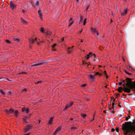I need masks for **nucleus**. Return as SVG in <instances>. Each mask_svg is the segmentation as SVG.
Wrapping results in <instances>:
<instances>
[{
	"mask_svg": "<svg viewBox=\"0 0 135 135\" xmlns=\"http://www.w3.org/2000/svg\"><path fill=\"white\" fill-rule=\"evenodd\" d=\"M9 6H10V8L12 9H13L15 8L16 6V5L12 3H11L10 4Z\"/></svg>",
	"mask_w": 135,
	"mask_h": 135,
	"instance_id": "nucleus-12",
	"label": "nucleus"
},
{
	"mask_svg": "<svg viewBox=\"0 0 135 135\" xmlns=\"http://www.w3.org/2000/svg\"><path fill=\"white\" fill-rule=\"evenodd\" d=\"M0 91L1 93H2L3 95H5V92H4L2 89L0 90Z\"/></svg>",
	"mask_w": 135,
	"mask_h": 135,
	"instance_id": "nucleus-32",
	"label": "nucleus"
},
{
	"mask_svg": "<svg viewBox=\"0 0 135 135\" xmlns=\"http://www.w3.org/2000/svg\"><path fill=\"white\" fill-rule=\"evenodd\" d=\"M28 117H24L23 118V120L24 122H26V123H27V122L26 121V119L28 118Z\"/></svg>",
	"mask_w": 135,
	"mask_h": 135,
	"instance_id": "nucleus-23",
	"label": "nucleus"
},
{
	"mask_svg": "<svg viewBox=\"0 0 135 135\" xmlns=\"http://www.w3.org/2000/svg\"><path fill=\"white\" fill-rule=\"evenodd\" d=\"M95 56V55L94 54H92L91 53H90L88 54L87 55L86 59H88L90 57L92 58H94Z\"/></svg>",
	"mask_w": 135,
	"mask_h": 135,
	"instance_id": "nucleus-7",
	"label": "nucleus"
},
{
	"mask_svg": "<svg viewBox=\"0 0 135 135\" xmlns=\"http://www.w3.org/2000/svg\"><path fill=\"white\" fill-rule=\"evenodd\" d=\"M21 21L22 23H23L25 24H27V22L25 21L24 20H23L22 18H21Z\"/></svg>",
	"mask_w": 135,
	"mask_h": 135,
	"instance_id": "nucleus-15",
	"label": "nucleus"
},
{
	"mask_svg": "<svg viewBox=\"0 0 135 135\" xmlns=\"http://www.w3.org/2000/svg\"><path fill=\"white\" fill-rule=\"evenodd\" d=\"M79 0H76L77 3H78L79 2Z\"/></svg>",
	"mask_w": 135,
	"mask_h": 135,
	"instance_id": "nucleus-59",
	"label": "nucleus"
},
{
	"mask_svg": "<svg viewBox=\"0 0 135 135\" xmlns=\"http://www.w3.org/2000/svg\"><path fill=\"white\" fill-rule=\"evenodd\" d=\"M123 61H125V59H124V58L123 57Z\"/></svg>",
	"mask_w": 135,
	"mask_h": 135,
	"instance_id": "nucleus-61",
	"label": "nucleus"
},
{
	"mask_svg": "<svg viewBox=\"0 0 135 135\" xmlns=\"http://www.w3.org/2000/svg\"><path fill=\"white\" fill-rule=\"evenodd\" d=\"M125 73L128 75H129L131 74L127 72H125Z\"/></svg>",
	"mask_w": 135,
	"mask_h": 135,
	"instance_id": "nucleus-49",
	"label": "nucleus"
},
{
	"mask_svg": "<svg viewBox=\"0 0 135 135\" xmlns=\"http://www.w3.org/2000/svg\"><path fill=\"white\" fill-rule=\"evenodd\" d=\"M126 85L127 86L131 89L135 88V81L132 82L131 79L129 78H126Z\"/></svg>",
	"mask_w": 135,
	"mask_h": 135,
	"instance_id": "nucleus-2",
	"label": "nucleus"
},
{
	"mask_svg": "<svg viewBox=\"0 0 135 135\" xmlns=\"http://www.w3.org/2000/svg\"><path fill=\"white\" fill-rule=\"evenodd\" d=\"M87 76L92 81H95V76L94 75H87Z\"/></svg>",
	"mask_w": 135,
	"mask_h": 135,
	"instance_id": "nucleus-5",
	"label": "nucleus"
},
{
	"mask_svg": "<svg viewBox=\"0 0 135 135\" xmlns=\"http://www.w3.org/2000/svg\"><path fill=\"white\" fill-rule=\"evenodd\" d=\"M72 20H73L72 18V17H70L69 20V22H70V21H72Z\"/></svg>",
	"mask_w": 135,
	"mask_h": 135,
	"instance_id": "nucleus-46",
	"label": "nucleus"
},
{
	"mask_svg": "<svg viewBox=\"0 0 135 135\" xmlns=\"http://www.w3.org/2000/svg\"><path fill=\"white\" fill-rule=\"evenodd\" d=\"M94 118L93 117V118L91 120V122H92L93 120H94Z\"/></svg>",
	"mask_w": 135,
	"mask_h": 135,
	"instance_id": "nucleus-55",
	"label": "nucleus"
},
{
	"mask_svg": "<svg viewBox=\"0 0 135 135\" xmlns=\"http://www.w3.org/2000/svg\"><path fill=\"white\" fill-rule=\"evenodd\" d=\"M128 117H129V118H128L127 117H126V120H128V119L130 118V116H129Z\"/></svg>",
	"mask_w": 135,
	"mask_h": 135,
	"instance_id": "nucleus-45",
	"label": "nucleus"
},
{
	"mask_svg": "<svg viewBox=\"0 0 135 135\" xmlns=\"http://www.w3.org/2000/svg\"><path fill=\"white\" fill-rule=\"evenodd\" d=\"M73 102H71L70 103H69V104H69V107H71V106H72L73 104Z\"/></svg>",
	"mask_w": 135,
	"mask_h": 135,
	"instance_id": "nucleus-33",
	"label": "nucleus"
},
{
	"mask_svg": "<svg viewBox=\"0 0 135 135\" xmlns=\"http://www.w3.org/2000/svg\"><path fill=\"white\" fill-rule=\"evenodd\" d=\"M114 129L113 128H112L111 129V131L112 132H114Z\"/></svg>",
	"mask_w": 135,
	"mask_h": 135,
	"instance_id": "nucleus-48",
	"label": "nucleus"
},
{
	"mask_svg": "<svg viewBox=\"0 0 135 135\" xmlns=\"http://www.w3.org/2000/svg\"><path fill=\"white\" fill-rule=\"evenodd\" d=\"M123 90L125 92L129 93L131 91L130 89L127 87H124L123 88Z\"/></svg>",
	"mask_w": 135,
	"mask_h": 135,
	"instance_id": "nucleus-9",
	"label": "nucleus"
},
{
	"mask_svg": "<svg viewBox=\"0 0 135 135\" xmlns=\"http://www.w3.org/2000/svg\"><path fill=\"white\" fill-rule=\"evenodd\" d=\"M29 41L31 43H33L34 41V40L33 39L31 38L29 39Z\"/></svg>",
	"mask_w": 135,
	"mask_h": 135,
	"instance_id": "nucleus-26",
	"label": "nucleus"
},
{
	"mask_svg": "<svg viewBox=\"0 0 135 135\" xmlns=\"http://www.w3.org/2000/svg\"><path fill=\"white\" fill-rule=\"evenodd\" d=\"M25 110V107L22 108V112H24Z\"/></svg>",
	"mask_w": 135,
	"mask_h": 135,
	"instance_id": "nucleus-37",
	"label": "nucleus"
},
{
	"mask_svg": "<svg viewBox=\"0 0 135 135\" xmlns=\"http://www.w3.org/2000/svg\"><path fill=\"white\" fill-rule=\"evenodd\" d=\"M91 33L93 34H94L95 33H96V32H97V31L96 30V29L93 28H91Z\"/></svg>",
	"mask_w": 135,
	"mask_h": 135,
	"instance_id": "nucleus-13",
	"label": "nucleus"
},
{
	"mask_svg": "<svg viewBox=\"0 0 135 135\" xmlns=\"http://www.w3.org/2000/svg\"><path fill=\"white\" fill-rule=\"evenodd\" d=\"M73 119L72 118H70V120H72Z\"/></svg>",
	"mask_w": 135,
	"mask_h": 135,
	"instance_id": "nucleus-52",
	"label": "nucleus"
},
{
	"mask_svg": "<svg viewBox=\"0 0 135 135\" xmlns=\"http://www.w3.org/2000/svg\"><path fill=\"white\" fill-rule=\"evenodd\" d=\"M30 134V133H28L24 134V135H29Z\"/></svg>",
	"mask_w": 135,
	"mask_h": 135,
	"instance_id": "nucleus-56",
	"label": "nucleus"
},
{
	"mask_svg": "<svg viewBox=\"0 0 135 135\" xmlns=\"http://www.w3.org/2000/svg\"><path fill=\"white\" fill-rule=\"evenodd\" d=\"M18 113V112L17 110H15L14 112V114L16 116H17Z\"/></svg>",
	"mask_w": 135,
	"mask_h": 135,
	"instance_id": "nucleus-27",
	"label": "nucleus"
},
{
	"mask_svg": "<svg viewBox=\"0 0 135 135\" xmlns=\"http://www.w3.org/2000/svg\"><path fill=\"white\" fill-rule=\"evenodd\" d=\"M38 1H37L36 2V3L37 4H38Z\"/></svg>",
	"mask_w": 135,
	"mask_h": 135,
	"instance_id": "nucleus-63",
	"label": "nucleus"
},
{
	"mask_svg": "<svg viewBox=\"0 0 135 135\" xmlns=\"http://www.w3.org/2000/svg\"><path fill=\"white\" fill-rule=\"evenodd\" d=\"M6 42L7 43H10V41H9V40H6Z\"/></svg>",
	"mask_w": 135,
	"mask_h": 135,
	"instance_id": "nucleus-43",
	"label": "nucleus"
},
{
	"mask_svg": "<svg viewBox=\"0 0 135 135\" xmlns=\"http://www.w3.org/2000/svg\"><path fill=\"white\" fill-rule=\"evenodd\" d=\"M22 12L23 13H25V11L24 10H22Z\"/></svg>",
	"mask_w": 135,
	"mask_h": 135,
	"instance_id": "nucleus-50",
	"label": "nucleus"
},
{
	"mask_svg": "<svg viewBox=\"0 0 135 135\" xmlns=\"http://www.w3.org/2000/svg\"><path fill=\"white\" fill-rule=\"evenodd\" d=\"M124 82V80H122L121 81V82H122V83H123V82Z\"/></svg>",
	"mask_w": 135,
	"mask_h": 135,
	"instance_id": "nucleus-57",
	"label": "nucleus"
},
{
	"mask_svg": "<svg viewBox=\"0 0 135 135\" xmlns=\"http://www.w3.org/2000/svg\"><path fill=\"white\" fill-rule=\"evenodd\" d=\"M40 31H41L43 33V32H44V28L43 27H42L41 28V29H40Z\"/></svg>",
	"mask_w": 135,
	"mask_h": 135,
	"instance_id": "nucleus-30",
	"label": "nucleus"
},
{
	"mask_svg": "<svg viewBox=\"0 0 135 135\" xmlns=\"http://www.w3.org/2000/svg\"><path fill=\"white\" fill-rule=\"evenodd\" d=\"M85 99L87 101H89L90 100V99L87 97H86L85 98Z\"/></svg>",
	"mask_w": 135,
	"mask_h": 135,
	"instance_id": "nucleus-36",
	"label": "nucleus"
},
{
	"mask_svg": "<svg viewBox=\"0 0 135 135\" xmlns=\"http://www.w3.org/2000/svg\"><path fill=\"white\" fill-rule=\"evenodd\" d=\"M115 104L114 102L112 104V108L114 109L115 108H116V107L115 106Z\"/></svg>",
	"mask_w": 135,
	"mask_h": 135,
	"instance_id": "nucleus-25",
	"label": "nucleus"
},
{
	"mask_svg": "<svg viewBox=\"0 0 135 135\" xmlns=\"http://www.w3.org/2000/svg\"><path fill=\"white\" fill-rule=\"evenodd\" d=\"M40 122V120H38V124H39Z\"/></svg>",
	"mask_w": 135,
	"mask_h": 135,
	"instance_id": "nucleus-62",
	"label": "nucleus"
},
{
	"mask_svg": "<svg viewBox=\"0 0 135 135\" xmlns=\"http://www.w3.org/2000/svg\"><path fill=\"white\" fill-rule=\"evenodd\" d=\"M31 126L30 125H28L27 126L24 130L25 132H26L31 128Z\"/></svg>",
	"mask_w": 135,
	"mask_h": 135,
	"instance_id": "nucleus-11",
	"label": "nucleus"
},
{
	"mask_svg": "<svg viewBox=\"0 0 135 135\" xmlns=\"http://www.w3.org/2000/svg\"><path fill=\"white\" fill-rule=\"evenodd\" d=\"M95 56V55L94 54H92L91 53H90L88 54L87 55L86 59H88L90 57L92 58H94Z\"/></svg>",
	"mask_w": 135,
	"mask_h": 135,
	"instance_id": "nucleus-6",
	"label": "nucleus"
},
{
	"mask_svg": "<svg viewBox=\"0 0 135 135\" xmlns=\"http://www.w3.org/2000/svg\"><path fill=\"white\" fill-rule=\"evenodd\" d=\"M128 11V10L127 8L125 9L124 11L121 12V15L123 16L125 15Z\"/></svg>",
	"mask_w": 135,
	"mask_h": 135,
	"instance_id": "nucleus-8",
	"label": "nucleus"
},
{
	"mask_svg": "<svg viewBox=\"0 0 135 135\" xmlns=\"http://www.w3.org/2000/svg\"><path fill=\"white\" fill-rule=\"evenodd\" d=\"M83 17L82 16H80V21H82L83 20Z\"/></svg>",
	"mask_w": 135,
	"mask_h": 135,
	"instance_id": "nucleus-39",
	"label": "nucleus"
},
{
	"mask_svg": "<svg viewBox=\"0 0 135 135\" xmlns=\"http://www.w3.org/2000/svg\"><path fill=\"white\" fill-rule=\"evenodd\" d=\"M67 50L69 52H71L72 51V48L71 47H68Z\"/></svg>",
	"mask_w": 135,
	"mask_h": 135,
	"instance_id": "nucleus-18",
	"label": "nucleus"
},
{
	"mask_svg": "<svg viewBox=\"0 0 135 135\" xmlns=\"http://www.w3.org/2000/svg\"><path fill=\"white\" fill-rule=\"evenodd\" d=\"M131 122H125V124L122 125V129L126 133L134 131L135 132V125H131Z\"/></svg>",
	"mask_w": 135,
	"mask_h": 135,
	"instance_id": "nucleus-1",
	"label": "nucleus"
},
{
	"mask_svg": "<svg viewBox=\"0 0 135 135\" xmlns=\"http://www.w3.org/2000/svg\"><path fill=\"white\" fill-rule=\"evenodd\" d=\"M8 93L9 94H11L12 93V92L11 91H9L8 92Z\"/></svg>",
	"mask_w": 135,
	"mask_h": 135,
	"instance_id": "nucleus-51",
	"label": "nucleus"
},
{
	"mask_svg": "<svg viewBox=\"0 0 135 135\" xmlns=\"http://www.w3.org/2000/svg\"><path fill=\"white\" fill-rule=\"evenodd\" d=\"M46 33L47 35H50L51 33V32L49 30H46Z\"/></svg>",
	"mask_w": 135,
	"mask_h": 135,
	"instance_id": "nucleus-24",
	"label": "nucleus"
},
{
	"mask_svg": "<svg viewBox=\"0 0 135 135\" xmlns=\"http://www.w3.org/2000/svg\"><path fill=\"white\" fill-rule=\"evenodd\" d=\"M103 74H104V75L106 77V78H107V74H106V71H104V73H103Z\"/></svg>",
	"mask_w": 135,
	"mask_h": 135,
	"instance_id": "nucleus-31",
	"label": "nucleus"
},
{
	"mask_svg": "<svg viewBox=\"0 0 135 135\" xmlns=\"http://www.w3.org/2000/svg\"><path fill=\"white\" fill-rule=\"evenodd\" d=\"M123 89V88L121 87H120L119 88V89H118V91L119 92H121L122 91V89Z\"/></svg>",
	"mask_w": 135,
	"mask_h": 135,
	"instance_id": "nucleus-20",
	"label": "nucleus"
},
{
	"mask_svg": "<svg viewBox=\"0 0 135 135\" xmlns=\"http://www.w3.org/2000/svg\"><path fill=\"white\" fill-rule=\"evenodd\" d=\"M66 1L64 2L66 3L67 2V0H65Z\"/></svg>",
	"mask_w": 135,
	"mask_h": 135,
	"instance_id": "nucleus-64",
	"label": "nucleus"
},
{
	"mask_svg": "<svg viewBox=\"0 0 135 135\" xmlns=\"http://www.w3.org/2000/svg\"><path fill=\"white\" fill-rule=\"evenodd\" d=\"M77 128L75 127H72L71 128V130H75Z\"/></svg>",
	"mask_w": 135,
	"mask_h": 135,
	"instance_id": "nucleus-28",
	"label": "nucleus"
},
{
	"mask_svg": "<svg viewBox=\"0 0 135 135\" xmlns=\"http://www.w3.org/2000/svg\"><path fill=\"white\" fill-rule=\"evenodd\" d=\"M41 82V81H37L36 83V84H38L39 83Z\"/></svg>",
	"mask_w": 135,
	"mask_h": 135,
	"instance_id": "nucleus-42",
	"label": "nucleus"
},
{
	"mask_svg": "<svg viewBox=\"0 0 135 135\" xmlns=\"http://www.w3.org/2000/svg\"><path fill=\"white\" fill-rule=\"evenodd\" d=\"M81 116L83 118H84L86 116V114H81Z\"/></svg>",
	"mask_w": 135,
	"mask_h": 135,
	"instance_id": "nucleus-21",
	"label": "nucleus"
},
{
	"mask_svg": "<svg viewBox=\"0 0 135 135\" xmlns=\"http://www.w3.org/2000/svg\"><path fill=\"white\" fill-rule=\"evenodd\" d=\"M38 13L39 15V17L40 18V19L41 20H43V15L42 13L41 12V11L40 10H38Z\"/></svg>",
	"mask_w": 135,
	"mask_h": 135,
	"instance_id": "nucleus-10",
	"label": "nucleus"
},
{
	"mask_svg": "<svg viewBox=\"0 0 135 135\" xmlns=\"http://www.w3.org/2000/svg\"><path fill=\"white\" fill-rule=\"evenodd\" d=\"M86 85V84H83L81 85V86L82 87H84Z\"/></svg>",
	"mask_w": 135,
	"mask_h": 135,
	"instance_id": "nucleus-41",
	"label": "nucleus"
},
{
	"mask_svg": "<svg viewBox=\"0 0 135 135\" xmlns=\"http://www.w3.org/2000/svg\"><path fill=\"white\" fill-rule=\"evenodd\" d=\"M61 127H58L56 130L55 131L57 132L61 129Z\"/></svg>",
	"mask_w": 135,
	"mask_h": 135,
	"instance_id": "nucleus-22",
	"label": "nucleus"
},
{
	"mask_svg": "<svg viewBox=\"0 0 135 135\" xmlns=\"http://www.w3.org/2000/svg\"><path fill=\"white\" fill-rule=\"evenodd\" d=\"M13 40L17 42H19L20 41V40L18 38H13Z\"/></svg>",
	"mask_w": 135,
	"mask_h": 135,
	"instance_id": "nucleus-17",
	"label": "nucleus"
},
{
	"mask_svg": "<svg viewBox=\"0 0 135 135\" xmlns=\"http://www.w3.org/2000/svg\"><path fill=\"white\" fill-rule=\"evenodd\" d=\"M45 62L44 61H41L40 62H39L37 63H36L34 62L32 63V64L31 66L32 67L37 66H38L39 65L43 64H45Z\"/></svg>",
	"mask_w": 135,
	"mask_h": 135,
	"instance_id": "nucleus-3",
	"label": "nucleus"
},
{
	"mask_svg": "<svg viewBox=\"0 0 135 135\" xmlns=\"http://www.w3.org/2000/svg\"><path fill=\"white\" fill-rule=\"evenodd\" d=\"M122 84V82H121L119 83V85L120 86V85H121Z\"/></svg>",
	"mask_w": 135,
	"mask_h": 135,
	"instance_id": "nucleus-54",
	"label": "nucleus"
},
{
	"mask_svg": "<svg viewBox=\"0 0 135 135\" xmlns=\"http://www.w3.org/2000/svg\"><path fill=\"white\" fill-rule=\"evenodd\" d=\"M86 18H85L84 21H83V25H85L86 23Z\"/></svg>",
	"mask_w": 135,
	"mask_h": 135,
	"instance_id": "nucleus-29",
	"label": "nucleus"
},
{
	"mask_svg": "<svg viewBox=\"0 0 135 135\" xmlns=\"http://www.w3.org/2000/svg\"><path fill=\"white\" fill-rule=\"evenodd\" d=\"M74 21H72V22H69V25H68V26L69 27H70V26H71L74 23Z\"/></svg>",
	"mask_w": 135,
	"mask_h": 135,
	"instance_id": "nucleus-19",
	"label": "nucleus"
},
{
	"mask_svg": "<svg viewBox=\"0 0 135 135\" xmlns=\"http://www.w3.org/2000/svg\"><path fill=\"white\" fill-rule=\"evenodd\" d=\"M96 33L97 35L98 36L99 34L97 31L96 32Z\"/></svg>",
	"mask_w": 135,
	"mask_h": 135,
	"instance_id": "nucleus-53",
	"label": "nucleus"
},
{
	"mask_svg": "<svg viewBox=\"0 0 135 135\" xmlns=\"http://www.w3.org/2000/svg\"><path fill=\"white\" fill-rule=\"evenodd\" d=\"M82 30H83L82 29H81V30H80V31H79V32H80V33H81V32H82Z\"/></svg>",
	"mask_w": 135,
	"mask_h": 135,
	"instance_id": "nucleus-58",
	"label": "nucleus"
},
{
	"mask_svg": "<svg viewBox=\"0 0 135 135\" xmlns=\"http://www.w3.org/2000/svg\"><path fill=\"white\" fill-rule=\"evenodd\" d=\"M5 112L8 115L12 114L14 111L11 108L9 110L5 109L4 110Z\"/></svg>",
	"mask_w": 135,
	"mask_h": 135,
	"instance_id": "nucleus-4",
	"label": "nucleus"
},
{
	"mask_svg": "<svg viewBox=\"0 0 135 135\" xmlns=\"http://www.w3.org/2000/svg\"><path fill=\"white\" fill-rule=\"evenodd\" d=\"M69 104H67L66 106L65 107L64 109H66L69 107Z\"/></svg>",
	"mask_w": 135,
	"mask_h": 135,
	"instance_id": "nucleus-34",
	"label": "nucleus"
},
{
	"mask_svg": "<svg viewBox=\"0 0 135 135\" xmlns=\"http://www.w3.org/2000/svg\"><path fill=\"white\" fill-rule=\"evenodd\" d=\"M57 132L56 131L53 133V135H55Z\"/></svg>",
	"mask_w": 135,
	"mask_h": 135,
	"instance_id": "nucleus-44",
	"label": "nucleus"
},
{
	"mask_svg": "<svg viewBox=\"0 0 135 135\" xmlns=\"http://www.w3.org/2000/svg\"><path fill=\"white\" fill-rule=\"evenodd\" d=\"M27 90V89L26 88H24V89L22 91V92H23L24 91H26Z\"/></svg>",
	"mask_w": 135,
	"mask_h": 135,
	"instance_id": "nucleus-38",
	"label": "nucleus"
},
{
	"mask_svg": "<svg viewBox=\"0 0 135 135\" xmlns=\"http://www.w3.org/2000/svg\"><path fill=\"white\" fill-rule=\"evenodd\" d=\"M29 110V109L28 108H26L25 109V111L27 113L28 112Z\"/></svg>",
	"mask_w": 135,
	"mask_h": 135,
	"instance_id": "nucleus-35",
	"label": "nucleus"
},
{
	"mask_svg": "<svg viewBox=\"0 0 135 135\" xmlns=\"http://www.w3.org/2000/svg\"><path fill=\"white\" fill-rule=\"evenodd\" d=\"M53 119V117H51L50 118L49 120V121L48 122V124L49 125H51V124H52Z\"/></svg>",
	"mask_w": 135,
	"mask_h": 135,
	"instance_id": "nucleus-14",
	"label": "nucleus"
},
{
	"mask_svg": "<svg viewBox=\"0 0 135 135\" xmlns=\"http://www.w3.org/2000/svg\"><path fill=\"white\" fill-rule=\"evenodd\" d=\"M95 74L96 75H99V76H100V74L98 72L95 73Z\"/></svg>",
	"mask_w": 135,
	"mask_h": 135,
	"instance_id": "nucleus-40",
	"label": "nucleus"
},
{
	"mask_svg": "<svg viewBox=\"0 0 135 135\" xmlns=\"http://www.w3.org/2000/svg\"><path fill=\"white\" fill-rule=\"evenodd\" d=\"M123 86H124V87H125V84L124 83L123 84Z\"/></svg>",
	"mask_w": 135,
	"mask_h": 135,
	"instance_id": "nucleus-60",
	"label": "nucleus"
},
{
	"mask_svg": "<svg viewBox=\"0 0 135 135\" xmlns=\"http://www.w3.org/2000/svg\"><path fill=\"white\" fill-rule=\"evenodd\" d=\"M56 44H54L52 46V50L54 51H56V49L55 48V46L56 45Z\"/></svg>",
	"mask_w": 135,
	"mask_h": 135,
	"instance_id": "nucleus-16",
	"label": "nucleus"
},
{
	"mask_svg": "<svg viewBox=\"0 0 135 135\" xmlns=\"http://www.w3.org/2000/svg\"><path fill=\"white\" fill-rule=\"evenodd\" d=\"M115 130L117 132H118V131H119V129L118 128H116L115 129Z\"/></svg>",
	"mask_w": 135,
	"mask_h": 135,
	"instance_id": "nucleus-47",
	"label": "nucleus"
}]
</instances>
